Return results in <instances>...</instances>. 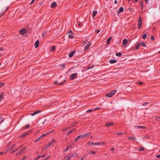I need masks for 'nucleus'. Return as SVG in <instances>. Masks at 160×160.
Listing matches in <instances>:
<instances>
[{
  "mask_svg": "<svg viewBox=\"0 0 160 160\" xmlns=\"http://www.w3.org/2000/svg\"><path fill=\"white\" fill-rule=\"evenodd\" d=\"M91 134V133L90 132H88L84 134L80 135L78 136L75 139V141L76 142H77L81 138H83L85 137L88 136Z\"/></svg>",
  "mask_w": 160,
  "mask_h": 160,
  "instance_id": "1",
  "label": "nucleus"
},
{
  "mask_svg": "<svg viewBox=\"0 0 160 160\" xmlns=\"http://www.w3.org/2000/svg\"><path fill=\"white\" fill-rule=\"evenodd\" d=\"M104 142H88V144L90 146L92 145H98L104 144Z\"/></svg>",
  "mask_w": 160,
  "mask_h": 160,
  "instance_id": "2",
  "label": "nucleus"
},
{
  "mask_svg": "<svg viewBox=\"0 0 160 160\" xmlns=\"http://www.w3.org/2000/svg\"><path fill=\"white\" fill-rule=\"evenodd\" d=\"M116 91H112L110 92L107 93L106 95V96L108 97H111L113 96L116 93Z\"/></svg>",
  "mask_w": 160,
  "mask_h": 160,
  "instance_id": "3",
  "label": "nucleus"
},
{
  "mask_svg": "<svg viewBox=\"0 0 160 160\" xmlns=\"http://www.w3.org/2000/svg\"><path fill=\"white\" fill-rule=\"evenodd\" d=\"M78 74L77 73H75L74 74H71L70 77L69 78L71 80H73L75 79L77 77Z\"/></svg>",
  "mask_w": 160,
  "mask_h": 160,
  "instance_id": "4",
  "label": "nucleus"
},
{
  "mask_svg": "<svg viewBox=\"0 0 160 160\" xmlns=\"http://www.w3.org/2000/svg\"><path fill=\"white\" fill-rule=\"evenodd\" d=\"M142 24V20L141 17H140L138 20V28L139 29L141 28Z\"/></svg>",
  "mask_w": 160,
  "mask_h": 160,
  "instance_id": "5",
  "label": "nucleus"
},
{
  "mask_svg": "<svg viewBox=\"0 0 160 160\" xmlns=\"http://www.w3.org/2000/svg\"><path fill=\"white\" fill-rule=\"evenodd\" d=\"M26 31L25 29L22 28L20 31L19 33L21 35H23L25 33Z\"/></svg>",
  "mask_w": 160,
  "mask_h": 160,
  "instance_id": "6",
  "label": "nucleus"
},
{
  "mask_svg": "<svg viewBox=\"0 0 160 160\" xmlns=\"http://www.w3.org/2000/svg\"><path fill=\"white\" fill-rule=\"evenodd\" d=\"M114 124V123L113 122H109L108 123H107L106 124L105 126L107 127H110L111 126H113Z\"/></svg>",
  "mask_w": 160,
  "mask_h": 160,
  "instance_id": "7",
  "label": "nucleus"
},
{
  "mask_svg": "<svg viewBox=\"0 0 160 160\" xmlns=\"http://www.w3.org/2000/svg\"><path fill=\"white\" fill-rule=\"evenodd\" d=\"M55 142V140L54 139H52L49 143L48 144L49 147L51 145L54 143Z\"/></svg>",
  "mask_w": 160,
  "mask_h": 160,
  "instance_id": "8",
  "label": "nucleus"
},
{
  "mask_svg": "<svg viewBox=\"0 0 160 160\" xmlns=\"http://www.w3.org/2000/svg\"><path fill=\"white\" fill-rule=\"evenodd\" d=\"M39 44V42L38 40H37L34 44V47L35 48H37L38 47Z\"/></svg>",
  "mask_w": 160,
  "mask_h": 160,
  "instance_id": "9",
  "label": "nucleus"
},
{
  "mask_svg": "<svg viewBox=\"0 0 160 160\" xmlns=\"http://www.w3.org/2000/svg\"><path fill=\"white\" fill-rule=\"evenodd\" d=\"M141 45V43H138V44H137L136 45V46L135 48H133V49L134 50H135V49H137V50L138 49Z\"/></svg>",
  "mask_w": 160,
  "mask_h": 160,
  "instance_id": "10",
  "label": "nucleus"
},
{
  "mask_svg": "<svg viewBox=\"0 0 160 160\" xmlns=\"http://www.w3.org/2000/svg\"><path fill=\"white\" fill-rule=\"evenodd\" d=\"M57 5L56 2H54L52 3L51 6L52 8H54L56 7Z\"/></svg>",
  "mask_w": 160,
  "mask_h": 160,
  "instance_id": "11",
  "label": "nucleus"
},
{
  "mask_svg": "<svg viewBox=\"0 0 160 160\" xmlns=\"http://www.w3.org/2000/svg\"><path fill=\"white\" fill-rule=\"evenodd\" d=\"M41 111H36L35 112H34L33 113H31L30 115L32 116H34V115L40 112Z\"/></svg>",
  "mask_w": 160,
  "mask_h": 160,
  "instance_id": "12",
  "label": "nucleus"
},
{
  "mask_svg": "<svg viewBox=\"0 0 160 160\" xmlns=\"http://www.w3.org/2000/svg\"><path fill=\"white\" fill-rule=\"evenodd\" d=\"M128 41L126 39H124L122 42V43L123 45H126L127 44Z\"/></svg>",
  "mask_w": 160,
  "mask_h": 160,
  "instance_id": "13",
  "label": "nucleus"
},
{
  "mask_svg": "<svg viewBox=\"0 0 160 160\" xmlns=\"http://www.w3.org/2000/svg\"><path fill=\"white\" fill-rule=\"evenodd\" d=\"M75 52V51H73L72 52H71L68 55V56L69 57H71L72 56H73V55L74 54Z\"/></svg>",
  "mask_w": 160,
  "mask_h": 160,
  "instance_id": "14",
  "label": "nucleus"
},
{
  "mask_svg": "<svg viewBox=\"0 0 160 160\" xmlns=\"http://www.w3.org/2000/svg\"><path fill=\"white\" fill-rule=\"evenodd\" d=\"M143 1H142L140 2V5L141 6V9L142 10L143 9L144 6L143 5Z\"/></svg>",
  "mask_w": 160,
  "mask_h": 160,
  "instance_id": "15",
  "label": "nucleus"
},
{
  "mask_svg": "<svg viewBox=\"0 0 160 160\" xmlns=\"http://www.w3.org/2000/svg\"><path fill=\"white\" fill-rule=\"evenodd\" d=\"M28 134V132H26L25 133L23 134L22 135L20 136L21 138H23L25 137L26 136H27Z\"/></svg>",
  "mask_w": 160,
  "mask_h": 160,
  "instance_id": "16",
  "label": "nucleus"
},
{
  "mask_svg": "<svg viewBox=\"0 0 160 160\" xmlns=\"http://www.w3.org/2000/svg\"><path fill=\"white\" fill-rule=\"evenodd\" d=\"M135 128H137L138 129L142 128V129H146V127L144 126H135Z\"/></svg>",
  "mask_w": 160,
  "mask_h": 160,
  "instance_id": "17",
  "label": "nucleus"
},
{
  "mask_svg": "<svg viewBox=\"0 0 160 160\" xmlns=\"http://www.w3.org/2000/svg\"><path fill=\"white\" fill-rule=\"evenodd\" d=\"M48 147H49V146L48 145V144H46L44 147L42 149V151H43L44 150H45L46 149H47Z\"/></svg>",
  "mask_w": 160,
  "mask_h": 160,
  "instance_id": "18",
  "label": "nucleus"
},
{
  "mask_svg": "<svg viewBox=\"0 0 160 160\" xmlns=\"http://www.w3.org/2000/svg\"><path fill=\"white\" fill-rule=\"evenodd\" d=\"M76 130V129L75 128H73L72 129V130L69 131L68 133L67 134V135L70 134V133H71L72 132H74Z\"/></svg>",
  "mask_w": 160,
  "mask_h": 160,
  "instance_id": "19",
  "label": "nucleus"
},
{
  "mask_svg": "<svg viewBox=\"0 0 160 160\" xmlns=\"http://www.w3.org/2000/svg\"><path fill=\"white\" fill-rule=\"evenodd\" d=\"M112 39V37H110L109 38H108V39L107 40V44H109L110 42L111 41V40Z\"/></svg>",
  "mask_w": 160,
  "mask_h": 160,
  "instance_id": "20",
  "label": "nucleus"
},
{
  "mask_svg": "<svg viewBox=\"0 0 160 160\" xmlns=\"http://www.w3.org/2000/svg\"><path fill=\"white\" fill-rule=\"evenodd\" d=\"M150 138V137L148 135H146L145 136L143 137L142 138L143 139H148V138Z\"/></svg>",
  "mask_w": 160,
  "mask_h": 160,
  "instance_id": "21",
  "label": "nucleus"
},
{
  "mask_svg": "<svg viewBox=\"0 0 160 160\" xmlns=\"http://www.w3.org/2000/svg\"><path fill=\"white\" fill-rule=\"evenodd\" d=\"M117 62V61L114 60H111L109 61V62L111 64Z\"/></svg>",
  "mask_w": 160,
  "mask_h": 160,
  "instance_id": "22",
  "label": "nucleus"
},
{
  "mask_svg": "<svg viewBox=\"0 0 160 160\" xmlns=\"http://www.w3.org/2000/svg\"><path fill=\"white\" fill-rule=\"evenodd\" d=\"M3 93H2L0 94V102L3 99Z\"/></svg>",
  "mask_w": 160,
  "mask_h": 160,
  "instance_id": "23",
  "label": "nucleus"
},
{
  "mask_svg": "<svg viewBox=\"0 0 160 160\" xmlns=\"http://www.w3.org/2000/svg\"><path fill=\"white\" fill-rule=\"evenodd\" d=\"M91 45V44L90 43H89V44H88L85 46L84 49L85 50L88 49Z\"/></svg>",
  "mask_w": 160,
  "mask_h": 160,
  "instance_id": "24",
  "label": "nucleus"
},
{
  "mask_svg": "<svg viewBox=\"0 0 160 160\" xmlns=\"http://www.w3.org/2000/svg\"><path fill=\"white\" fill-rule=\"evenodd\" d=\"M128 139L129 140H136V138L134 137H129L128 138Z\"/></svg>",
  "mask_w": 160,
  "mask_h": 160,
  "instance_id": "25",
  "label": "nucleus"
},
{
  "mask_svg": "<svg viewBox=\"0 0 160 160\" xmlns=\"http://www.w3.org/2000/svg\"><path fill=\"white\" fill-rule=\"evenodd\" d=\"M43 137H42V135H41L40 136L39 138H37L35 141V142H36L38 141H39V140H40Z\"/></svg>",
  "mask_w": 160,
  "mask_h": 160,
  "instance_id": "26",
  "label": "nucleus"
},
{
  "mask_svg": "<svg viewBox=\"0 0 160 160\" xmlns=\"http://www.w3.org/2000/svg\"><path fill=\"white\" fill-rule=\"evenodd\" d=\"M26 149V147H24L22 149L20 150L19 152V153L21 154Z\"/></svg>",
  "mask_w": 160,
  "mask_h": 160,
  "instance_id": "27",
  "label": "nucleus"
},
{
  "mask_svg": "<svg viewBox=\"0 0 160 160\" xmlns=\"http://www.w3.org/2000/svg\"><path fill=\"white\" fill-rule=\"evenodd\" d=\"M71 154V156H72V157H77L78 156V154L77 153H74L72 154Z\"/></svg>",
  "mask_w": 160,
  "mask_h": 160,
  "instance_id": "28",
  "label": "nucleus"
},
{
  "mask_svg": "<svg viewBox=\"0 0 160 160\" xmlns=\"http://www.w3.org/2000/svg\"><path fill=\"white\" fill-rule=\"evenodd\" d=\"M74 143L73 142H72L71 143H69L68 145V147H69V148L72 147Z\"/></svg>",
  "mask_w": 160,
  "mask_h": 160,
  "instance_id": "29",
  "label": "nucleus"
},
{
  "mask_svg": "<svg viewBox=\"0 0 160 160\" xmlns=\"http://www.w3.org/2000/svg\"><path fill=\"white\" fill-rule=\"evenodd\" d=\"M97 13V11H93V17H94L96 15Z\"/></svg>",
  "mask_w": 160,
  "mask_h": 160,
  "instance_id": "30",
  "label": "nucleus"
},
{
  "mask_svg": "<svg viewBox=\"0 0 160 160\" xmlns=\"http://www.w3.org/2000/svg\"><path fill=\"white\" fill-rule=\"evenodd\" d=\"M119 11L122 12L124 11V8L122 7H121L119 9Z\"/></svg>",
  "mask_w": 160,
  "mask_h": 160,
  "instance_id": "31",
  "label": "nucleus"
},
{
  "mask_svg": "<svg viewBox=\"0 0 160 160\" xmlns=\"http://www.w3.org/2000/svg\"><path fill=\"white\" fill-rule=\"evenodd\" d=\"M19 150V148H16V149H14V150H12V151H11V153H12L15 152H16V151H17L18 150Z\"/></svg>",
  "mask_w": 160,
  "mask_h": 160,
  "instance_id": "32",
  "label": "nucleus"
},
{
  "mask_svg": "<svg viewBox=\"0 0 160 160\" xmlns=\"http://www.w3.org/2000/svg\"><path fill=\"white\" fill-rule=\"evenodd\" d=\"M122 53L121 52H118L116 54V55L117 56L120 57L122 56Z\"/></svg>",
  "mask_w": 160,
  "mask_h": 160,
  "instance_id": "33",
  "label": "nucleus"
},
{
  "mask_svg": "<svg viewBox=\"0 0 160 160\" xmlns=\"http://www.w3.org/2000/svg\"><path fill=\"white\" fill-rule=\"evenodd\" d=\"M15 146V144H14L13 145H12L10 147H9V148H10V149L11 150L14 148Z\"/></svg>",
  "mask_w": 160,
  "mask_h": 160,
  "instance_id": "34",
  "label": "nucleus"
},
{
  "mask_svg": "<svg viewBox=\"0 0 160 160\" xmlns=\"http://www.w3.org/2000/svg\"><path fill=\"white\" fill-rule=\"evenodd\" d=\"M68 37L70 39H72L73 38V36L72 34H69V35H68Z\"/></svg>",
  "mask_w": 160,
  "mask_h": 160,
  "instance_id": "35",
  "label": "nucleus"
},
{
  "mask_svg": "<svg viewBox=\"0 0 160 160\" xmlns=\"http://www.w3.org/2000/svg\"><path fill=\"white\" fill-rule=\"evenodd\" d=\"M125 133L124 132H119V133H117L115 134L116 135H121L122 134H124Z\"/></svg>",
  "mask_w": 160,
  "mask_h": 160,
  "instance_id": "36",
  "label": "nucleus"
},
{
  "mask_svg": "<svg viewBox=\"0 0 160 160\" xmlns=\"http://www.w3.org/2000/svg\"><path fill=\"white\" fill-rule=\"evenodd\" d=\"M147 37V35L146 34H144L142 36V38L143 39H145Z\"/></svg>",
  "mask_w": 160,
  "mask_h": 160,
  "instance_id": "37",
  "label": "nucleus"
},
{
  "mask_svg": "<svg viewBox=\"0 0 160 160\" xmlns=\"http://www.w3.org/2000/svg\"><path fill=\"white\" fill-rule=\"evenodd\" d=\"M145 148L144 147L140 148V149L139 150V151H143L144 150Z\"/></svg>",
  "mask_w": 160,
  "mask_h": 160,
  "instance_id": "38",
  "label": "nucleus"
},
{
  "mask_svg": "<svg viewBox=\"0 0 160 160\" xmlns=\"http://www.w3.org/2000/svg\"><path fill=\"white\" fill-rule=\"evenodd\" d=\"M55 49V46H52L51 48V51H54Z\"/></svg>",
  "mask_w": 160,
  "mask_h": 160,
  "instance_id": "39",
  "label": "nucleus"
},
{
  "mask_svg": "<svg viewBox=\"0 0 160 160\" xmlns=\"http://www.w3.org/2000/svg\"><path fill=\"white\" fill-rule=\"evenodd\" d=\"M69 128V127H68V128H63L62 129V131H66V130H68V129Z\"/></svg>",
  "mask_w": 160,
  "mask_h": 160,
  "instance_id": "40",
  "label": "nucleus"
},
{
  "mask_svg": "<svg viewBox=\"0 0 160 160\" xmlns=\"http://www.w3.org/2000/svg\"><path fill=\"white\" fill-rule=\"evenodd\" d=\"M65 67V64H62L61 65V66L60 67L61 68H64Z\"/></svg>",
  "mask_w": 160,
  "mask_h": 160,
  "instance_id": "41",
  "label": "nucleus"
},
{
  "mask_svg": "<svg viewBox=\"0 0 160 160\" xmlns=\"http://www.w3.org/2000/svg\"><path fill=\"white\" fill-rule=\"evenodd\" d=\"M85 157L86 156H85V155L81 157V158L79 160H83V159H84L85 158Z\"/></svg>",
  "mask_w": 160,
  "mask_h": 160,
  "instance_id": "42",
  "label": "nucleus"
},
{
  "mask_svg": "<svg viewBox=\"0 0 160 160\" xmlns=\"http://www.w3.org/2000/svg\"><path fill=\"white\" fill-rule=\"evenodd\" d=\"M47 132L46 133L43 134L42 135V137H43L44 136H46L47 135H48Z\"/></svg>",
  "mask_w": 160,
  "mask_h": 160,
  "instance_id": "43",
  "label": "nucleus"
},
{
  "mask_svg": "<svg viewBox=\"0 0 160 160\" xmlns=\"http://www.w3.org/2000/svg\"><path fill=\"white\" fill-rule=\"evenodd\" d=\"M76 123H77V122H74L71 125V127H74L75 126V124H76Z\"/></svg>",
  "mask_w": 160,
  "mask_h": 160,
  "instance_id": "44",
  "label": "nucleus"
},
{
  "mask_svg": "<svg viewBox=\"0 0 160 160\" xmlns=\"http://www.w3.org/2000/svg\"><path fill=\"white\" fill-rule=\"evenodd\" d=\"M53 130H52L51 131H49L48 132H47L48 134H50L52 132H53Z\"/></svg>",
  "mask_w": 160,
  "mask_h": 160,
  "instance_id": "45",
  "label": "nucleus"
},
{
  "mask_svg": "<svg viewBox=\"0 0 160 160\" xmlns=\"http://www.w3.org/2000/svg\"><path fill=\"white\" fill-rule=\"evenodd\" d=\"M141 44V45H142L143 47H145L146 46L144 42H142Z\"/></svg>",
  "mask_w": 160,
  "mask_h": 160,
  "instance_id": "46",
  "label": "nucleus"
},
{
  "mask_svg": "<svg viewBox=\"0 0 160 160\" xmlns=\"http://www.w3.org/2000/svg\"><path fill=\"white\" fill-rule=\"evenodd\" d=\"M4 83H0V87H2L3 85H4Z\"/></svg>",
  "mask_w": 160,
  "mask_h": 160,
  "instance_id": "47",
  "label": "nucleus"
},
{
  "mask_svg": "<svg viewBox=\"0 0 160 160\" xmlns=\"http://www.w3.org/2000/svg\"><path fill=\"white\" fill-rule=\"evenodd\" d=\"M90 152L92 154H94L96 153V152L93 150L91 151Z\"/></svg>",
  "mask_w": 160,
  "mask_h": 160,
  "instance_id": "48",
  "label": "nucleus"
},
{
  "mask_svg": "<svg viewBox=\"0 0 160 160\" xmlns=\"http://www.w3.org/2000/svg\"><path fill=\"white\" fill-rule=\"evenodd\" d=\"M30 125H29V124H28L27 125H26L25 127V128H28L29 127Z\"/></svg>",
  "mask_w": 160,
  "mask_h": 160,
  "instance_id": "49",
  "label": "nucleus"
},
{
  "mask_svg": "<svg viewBox=\"0 0 160 160\" xmlns=\"http://www.w3.org/2000/svg\"><path fill=\"white\" fill-rule=\"evenodd\" d=\"M35 0H32L30 3V4H33V3H34V2H35Z\"/></svg>",
  "mask_w": 160,
  "mask_h": 160,
  "instance_id": "50",
  "label": "nucleus"
},
{
  "mask_svg": "<svg viewBox=\"0 0 160 160\" xmlns=\"http://www.w3.org/2000/svg\"><path fill=\"white\" fill-rule=\"evenodd\" d=\"M148 104V103L145 102V103H143L142 105L143 106H146V105H147Z\"/></svg>",
  "mask_w": 160,
  "mask_h": 160,
  "instance_id": "51",
  "label": "nucleus"
},
{
  "mask_svg": "<svg viewBox=\"0 0 160 160\" xmlns=\"http://www.w3.org/2000/svg\"><path fill=\"white\" fill-rule=\"evenodd\" d=\"M69 148V147L67 146L65 149V151H67L68 150Z\"/></svg>",
  "mask_w": 160,
  "mask_h": 160,
  "instance_id": "52",
  "label": "nucleus"
},
{
  "mask_svg": "<svg viewBox=\"0 0 160 160\" xmlns=\"http://www.w3.org/2000/svg\"><path fill=\"white\" fill-rule=\"evenodd\" d=\"M3 122V120L1 119V118H0V123H1Z\"/></svg>",
  "mask_w": 160,
  "mask_h": 160,
  "instance_id": "53",
  "label": "nucleus"
},
{
  "mask_svg": "<svg viewBox=\"0 0 160 160\" xmlns=\"http://www.w3.org/2000/svg\"><path fill=\"white\" fill-rule=\"evenodd\" d=\"M41 158H44V157H45L46 156V155L44 154V155H41Z\"/></svg>",
  "mask_w": 160,
  "mask_h": 160,
  "instance_id": "54",
  "label": "nucleus"
},
{
  "mask_svg": "<svg viewBox=\"0 0 160 160\" xmlns=\"http://www.w3.org/2000/svg\"><path fill=\"white\" fill-rule=\"evenodd\" d=\"M157 118L160 119V116H158L156 117V120H157Z\"/></svg>",
  "mask_w": 160,
  "mask_h": 160,
  "instance_id": "55",
  "label": "nucleus"
},
{
  "mask_svg": "<svg viewBox=\"0 0 160 160\" xmlns=\"http://www.w3.org/2000/svg\"><path fill=\"white\" fill-rule=\"evenodd\" d=\"M11 150L10 149V148H8V149H6V152H8V151H10Z\"/></svg>",
  "mask_w": 160,
  "mask_h": 160,
  "instance_id": "56",
  "label": "nucleus"
},
{
  "mask_svg": "<svg viewBox=\"0 0 160 160\" xmlns=\"http://www.w3.org/2000/svg\"><path fill=\"white\" fill-rule=\"evenodd\" d=\"M154 38L153 36H152L151 37V40H153L154 39Z\"/></svg>",
  "mask_w": 160,
  "mask_h": 160,
  "instance_id": "57",
  "label": "nucleus"
},
{
  "mask_svg": "<svg viewBox=\"0 0 160 160\" xmlns=\"http://www.w3.org/2000/svg\"><path fill=\"white\" fill-rule=\"evenodd\" d=\"M156 157L157 158H160V154L157 155L156 156Z\"/></svg>",
  "mask_w": 160,
  "mask_h": 160,
  "instance_id": "58",
  "label": "nucleus"
},
{
  "mask_svg": "<svg viewBox=\"0 0 160 160\" xmlns=\"http://www.w3.org/2000/svg\"><path fill=\"white\" fill-rule=\"evenodd\" d=\"M23 146V145H21V146H20L18 147V148H19V150L21 148H22V147Z\"/></svg>",
  "mask_w": 160,
  "mask_h": 160,
  "instance_id": "59",
  "label": "nucleus"
},
{
  "mask_svg": "<svg viewBox=\"0 0 160 160\" xmlns=\"http://www.w3.org/2000/svg\"><path fill=\"white\" fill-rule=\"evenodd\" d=\"M4 153V152H0V155H1L2 154H3Z\"/></svg>",
  "mask_w": 160,
  "mask_h": 160,
  "instance_id": "60",
  "label": "nucleus"
},
{
  "mask_svg": "<svg viewBox=\"0 0 160 160\" xmlns=\"http://www.w3.org/2000/svg\"><path fill=\"white\" fill-rule=\"evenodd\" d=\"M45 32H42V36L43 37L44 36V35H45Z\"/></svg>",
  "mask_w": 160,
  "mask_h": 160,
  "instance_id": "61",
  "label": "nucleus"
},
{
  "mask_svg": "<svg viewBox=\"0 0 160 160\" xmlns=\"http://www.w3.org/2000/svg\"><path fill=\"white\" fill-rule=\"evenodd\" d=\"M8 8H9L8 7H7V8L4 10V11L5 12L6 11L8 10Z\"/></svg>",
  "mask_w": 160,
  "mask_h": 160,
  "instance_id": "62",
  "label": "nucleus"
},
{
  "mask_svg": "<svg viewBox=\"0 0 160 160\" xmlns=\"http://www.w3.org/2000/svg\"><path fill=\"white\" fill-rule=\"evenodd\" d=\"M69 34H70V33H72V31L71 30H70L68 32Z\"/></svg>",
  "mask_w": 160,
  "mask_h": 160,
  "instance_id": "63",
  "label": "nucleus"
},
{
  "mask_svg": "<svg viewBox=\"0 0 160 160\" xmlns=\"http://www.w3.org/2000/svg\"><path fill=\"white\" fill-rule=\"evenodd\" d=\"M50 157H51V156H48V157H47L46 158L48 160L50 158Z\"/></svg>",
  "mask_w": 160,
  "mask_h": 160,
  "instance_id": "64",
  "label": "nucleus"
}]
</instances>
